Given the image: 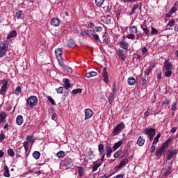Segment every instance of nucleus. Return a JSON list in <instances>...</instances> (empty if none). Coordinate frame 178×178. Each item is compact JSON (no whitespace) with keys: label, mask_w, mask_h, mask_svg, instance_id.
Here are the masks:
<instances>
[{"label":"nucleus","mask_w":178,"mask_h":178,"mask_svg":"<svg viewBox=\"0 0 178 178\" xmlns=\"http://www.w3.org/2000/svg\"><path fill=\"white\" fill-rule=\"evenodd\" d=\"M175 155H177V149H171L168 150L167 152V159L168 161H170L175 156Z\"/></svg>","instance_id":"nucleus-9"},{"label":"nucleus","mask_w":178,"mask_h":178,"mask_svg":"<svg viewBox=\"0 0 178 178\" xmlns=\"http://www.w3.org/2000/svg\"><path fill=\"white\" fill-rule=\"evenodd\" d=\"M17 35V32L15 30L12 31L8 35L7 40H11V38H15Z\"/></svg>","instance_id":"nucleus-22"},{"label":"nucleus","mask_w":178,"mask_h":178,"mask_svg":"<svg viewBox=\"0 0 178 178\" xmlns=\"http://www.w3.org/2000/svg\"><path fill=\"white\" fill-rule=\"evenodd\" d=\"M57 93L58 94H63V87H59L57 89Z\"/></svg>","instance_id":"nucleus-61"},{"label":"nucleus","mask_w":178,"mask_h":178,"mask_svg":"<svg viewBox=\"0 0 178 178\" xmlns=\"http://www.w3.org/2000/svg\"><path fill=\"white\" fill-rule=\"evenodd\" d=\"M82 91L83 89L81 88L74 89L72 90V94H74V95H76V94H81Z\"/></svg>","instance_id":"nucleus-44"},{"label":"nucleus","mask_w":178,"mask_h":178,"mask_svg":"<svg viewBox=\"0 0 178 178\" xmlns=\"http://www.w3.org/2000/svg\"><path fill=\"white\" fill-rule=\"evenodd\" d=\"M92 115H94V112H92L91 109L90 108L86 109L85 120H87L88 119H90V118H92Z\"/></svg>","instance_id":"nucleus-13"},{"label":"nucleus","mask_w":178,"mask_h":178,"mask_svg":"<svg viewBox=\"0 0 178 178\" xmlns=\"http://www.w3.org/2000/svg\"><path fill=\"white\" fill-rule=\"evenodd\" d=\"M22 92V88L20 86H17L15 89V95H19Z\"/></svg>","instance_id":"nucleus-50"},{"label":"nucleus","mask_w":178,"mask_h":178,"mask_svg":"<svg viewBox=\"0 0 178 178\" xmlns=\"http://www.w3.org/2000/svg\"><path fill=\"white\" fill-rule=\"evenodd\" d=\"M145 143V140H144L141 136H139V138L137 140V144L139 145V147H143Z\"/></svg>","instance_id":"nucleus-26"},{"label":"nucleus","mask_w":178,"mask_h":178,"mask_svg":"<svg viewBox=\"0 0 178 178\" xmlns=\"http://www.w3.org/2000/svg\"><path fill=\"white\" fill-rule=\"evenodd\" d=\"M113 99H115V93L111 92L108 96V102L110 104H112V102H113Z\"/></svg>","instance_id":"nucleus-38"},{"label":"nucleus","mask_w":178,"mask_h":178,"mask_svg":"<svg viewBox=\"0 0 178 178\" xmlns=\"http://www.w3.org/2000/svg\"><path fill=\"white\" fill-rule=\"evenodd\" d=\"M175 26V19H170L167 24V27H173Z\"/></svg>","instance_id":"nucleus-51"},{"label":"nucleus","mask_w":178,"mask_h":178,"mask_svg":"<svg viewBox=\"0 0 178 178\" xmlns=\"http://www.w3.org/2000/svg\"><path fill=\"white\" fill-rule=\"evenodd\" d=\"M172 140L173 138H172V137L168 138V139L162 145V146L164 147L165 148H168L169 144L172 143Z\"/></svg>","instance_id":"nucleus-31"},{"label":"nucleus","mask_w":178,"mask_h":178,"mask_svg":"<svg viewBox=\"0 0 178 178\" xmlns=\"http://www.w3.org/2000/svg\"><path fill=\"white\" fill-rule=\"evenodd\" d=\"M3 140H5V134H0V143H3Z\"/></svg>","instance_id":"nucleus-62"},{"label":"nucleus","mask_w":178,"mask_h":178,"mask_svg":"<svg viewBox=\"0 0 178 178\" xmlns=\"http://www.w3.org/2000/svg\"><path fill=\"white\" fill-rule=\"evenodd\" d=\"M95 76H98V72L94 71H91L86 74V77H87V79H90V77H95Z\"/></svg>","instance_id":"nucleus-21"},{"label":"nucleus","mask_w":178,"mask_h":178,"mask_svg":"<svg viewBox=\"0 0 178 178\" xmlns=\"http://www.w3.org/2000/svg\"><path fill=\"white\" fill-rule=\"evenodd\" d=\"M122 155V149H119L117 152H115L113 154L114 158H119Z\"/></svg>","instance_id":"nucleus-42"},{"label":"nucleus","mask_w":178,"mask_h":178,"mask_svg":"<svg viewBox=\"0 0 178 178\" xmlns=\"http://www.w3.org/2000/svg\"><path fill=\"white\" fill-rule=\"evenodd\" d=\"M105 149H106L107 158H111L113 152L112 147L107 145L105 147Z\"/></svg>","instance_id":"nucleus-17"},{"label":"nucleus","mask_w":178,"mask_h":178,"mask_svg":"<svg viewBox=\"0 0 178 178\" xmlns=\"http://www.w3.org/2000/svg\"><path fill=\"white\" fill-rule=\"evenodd\" d=\"M122 144H123V140H120V141L115 143L113 146V151H116V149H118V148H119L120 147L122 146Z\"/></svg>","instance_id":"nucleus-24"},{"label":"nucleus","mask_w":178,"mask_h":178,"mask_svg":"<svg viewBox=\"0 0 178 178\" xmlns=\"http://www.w3.org/2000/svg\"><path fill=\"white\" fill-rule=\"evenodd\" d=\"M8 46L6 45H0V58H2L5 54H6V51H8Z\"/></svg>","instance_id":"nucleus-14"},{"label":"nucleus","mask_w":178,"mask_h":178,"mask_svg":"<svg viewBox=\"0 0 178 178\" xmlns=\"http://www.w3.org/2000/svg\"><path fill=\"white\" fill-rule=\"evenodd\" d=\"M55 54L56 58H62V49L58 48L55 50Z\"/></svg>","instance_id":"nucleus-28"},{"label":"nucleus","mask_w":178,"mask_h":178,"mask_svg":"<svg viewBox=\"0 0 178 178\" xmlns=\"http://www.w3.org/2000/svg\"><path fill=\"white\" fill-rule=\"evenodd\" d=\"M26 140L29 141V143H31V144H34V141H35V140L34 139V136H28L26 137Z\"/></svg>","instance_id":"nucleus-43"},{"label":"nucleus","mask_w":178,"mask_h":178,"mask_svg":"<svg viewBox=\"0 0 178 178\" xmlns=\"http://www.w3.org/2000/svg\"><path fill=\"white\" fill-rule=\"evenodd\" d=\"M129 31L132 34H137L138 33V30L136 26H132L129 28Z\"/></svg>","instance_id":"nucleus-30"},{"label":"nucleus","mask_w":178,"mask_h":178,"mask_svg":"<svg viewBox=\"0 0 178 178\" xmlns=\"http://www.w3.org/2000/svg\"><path fill=\"white\" fill-rule=\"evenodd\" d=\"M123 156H124L125 158H128V156H129V149H128L124 150V155L122 156V158H123Z\"/></svg>","instance_id":"nucleus-58"},{"label":"nucleus","mask_w":178,"mask_h":178,"mask_svg":"<svg viewBox=\"0 0 178 178\" xmlns=\"http://www.w3.org/2000/svg\"><path fill=\"white\" fill-rule=\"evenodd\" d=\"M77 169H78V172H79V177H83L84 176V168H83L81 166H78Z\"/></svg>","instance_id":"nucleus-25"},{"label":"nucleus","mask_w":178,"mask_h":178,"mask_svg":"<svg viewBox=\"0 0 178 178\" xmlns=\"http://www.w3.org/2000/svg\"><path fill=\"white\" fill-rule=\"evenodd\" d=\"M3 176L4 177H10V173H9V168L8 165H4Z\"/></svg>","instance_id":"nucleus-23"},{"label":"nucleus","mask_w":178,"mask_h":178,"mask_svg":"<svg viewBox=\"0 0 178 178\" xmlns=\"http://www.w3.org/2000/svg\"><path fill=\"white\" fill-rule=\"evenodd\" d=\"M129 163V159L125 158L122 159L118 165H116L115 168V170L118 171L119 169H122L123 166H126Z\"/></svg>","instance_id":"nucleus-7"},{"label":"nucleus","mask_w":178,"mask_h":178,"mask_svg":"<svg viewBox=\"0 0 178 178\" xmlns=\"http://www.w3.org/2000/svg\"><path fill=\"white\" fill-rule=\"evenodd\" d=\"M122 49H119L118 51V56L119 58L122 59V60H126V56L124 55V52H127L129 49V46L127 45H122L121 46Z\"/></svg>","instance_id":"nucleus-4"},{"label":"nucleus","mask_w":178,"mask_h":178,"mask_svg":"<svg viewBox=\"0 0 178 178\" xmlns=\"http://www.w3.org/2000/svg\"><path fill=\"white\" fill-rule=\"evenodd\" d=\"M149 152H151V154H154V152H155V145L152 144L149 149Z\"/></svg>","instance_id":"nucleus-60"},{"label":"nucleus","mask_w":178,"mask_h":178,"mask_svg":"<svg viewBox=\"0 0 178 178\" xmlns=\"http://www.w3.org/2000/svg\"><path fill=\"white\" fill-rule=\"evenodd\" d=\"M22 151H24V149H23V146L17 149V153H16L17 156H20V154H22Z\"/></svg>","instance_id":"nucleus-48"},{"label":"nucleus","mask_w":178,"mask_h":178,"mask_svg":"<svg viewBox=\"0 0 178 178\" xmlns=\"http://www.w3.org/2000/svg\"><path fill=\"white\" fill-rule=\"evenodd\" d=\"M139 7L140 6H138V4H134L132 7L131 12L129 13V16H133V15L136 13V10H137Z\"/></svg>","instance_id":"nucleus-27"},{"label":"nucleus","mask_w":178,"mask_h":178,"mask_svg":"<svg viewBox=\"0 0 178 178\" xmlns=\"http://www.w3.org/2000/svg\"><path fill=\"white\" fill-rule=\"evenodd\" d=\"M51 24L54 27H59L60 25V20L58 18H53L51 19Z\"/></svg>","instance_id":"nucleus-15"},{"label":"nucleus","mask_w":178,"mask_h":178,"mask_svg":"<svg viewBox=\"0 0 178 178\" xmlns=\"http://www.w3.org/2000/svg\"><path fill=\"white\" fill-rule=\"evenodd\" d=\"M47 99L51 103L52 105H56L55 100H54L51 96H47Z\"/></svg>","instance_id":"nucleus-54"},{"label":"nucleus","mask_w":178,"mask_h":178,"mask_svg":"<svg viewBox=\"0 0 178 178\" xmlns=\"http://www.w3.org/2000/svg\"><path fill=\"white\" fill-rule=\"evenodd\" d=\"M59 66L63 67V58H57Z\"/></svg>","instance_id":"nucleus-49"},{"label":"nucleus","mask_w":178,"mask_h":178,"mask_svg":"<svg viewBox=\"0 0 178 178\" xmlns=\"http://www.w3.org/2000/svg\"><path fill=\"white\" fill-rule=\"evenodd\" d=\"M67 45H76V42L73 39H70L67 41Z\"/></svg>","instance_id":"nucleus-56"},{"label":"nucleus","mask_w":178,"mask_h":178,"mask_svg":"<svg viewBox=\"0 0 178 178\" xmlns=\"http://www.w3.org/2000/svg\"><path fill=\"white\" fill-rule=\"evenodd\" d=\"M172 67H173V65L172 64V63L169 61H165L164 63L163 69L165 70H172Z\"/></svg>","instance_id":"nucleus-18"},{"label":"nucleus","mask_w":178,"mask_h":178,"mask_svg":"<svg viewBox=\"0 0 178 178\" xmlns=\"http://www.w3.org/2000/svg\"><path fill=\"white\" fill-rule=\"evenodd\" d=\"M24 122V120L23 119V115H17L16 118V123L17 126H22Z\"/></svg>","instance_id":"nucleus-16"},{"label":"nucleus","mask_w":178,"mask_h":178,"mask_svg":"<svg viewBox=\"0 0 178 178\" xmlns=\"http://www.w3.org/2000/svg\"><path fill=\"white\" fill-rule=\"evenodd\" d=\"M37 104H38V98L36 96H30L26 100V106L34 108Z\"/></svg>","instance_id":"nucleus-2"},{"label":"nucleus","mask_w":178,"mask_h":178,"mask_svg":"<svg viewBox=\"0 0 178 178\" xmlns=\"http://www.w3.org/2000/svg\"><path fill=\"white\" fill-rule=\"evenodd\" d=\"M166 71L165 72V77H170L172 76V70H165Z\"/></svg>","instance_id":"nucleus-46"},{"label":"nucleus","mask_w":178,"mask_h":178,"mask_svg":"<svg viewBox=\"0 0 178 178\" xmlns=\"http://www.w3.org/2000/svg\"><path fill=\"white\" fill-rule=\"evenodd\" d=\"M159 138H161V134H158L154 138V140L152 143L153 145H156V144H158V142L159 141Z\"/></svg>","instance_id":"nucleus-37"},{"label":"nucleus","mask_w":178,"mask_h":178,"mask_svg":"<svg viewBox=\"0 0 178 178\" xmlns=\"http://www.w3.org/2000/svg\"><path fill=\"white\" fill-rule=\"evenodd\" d=\"M137 81L142 84V86H144L147 83V79L145 78H143V76H140L138 77Z\"/></svg>","instance_id":"nucleus-32"},{"label":"nucleus","mask_w":178,"mask_h":178,"mask_svg":"<svg viewBox=\"0 0 178 178\" xmlns=\"http://www.w3.org/2000/svg\"><path fill=\"white\" fill-rule=\"evenodd\" d=\"M25 154L26 156H29V154H27V151L29 150V141H25L23 143Z\"/></svg>","instance_id":"nucleus-35"},{"label":"nucleus","mask_w":178,"mask_h":178,"mask_svg":"<svg viewBox=\"0 0 178 178\" xmlns=\"http://www.w3.org/2000/svg\"><path fill=\"white\" fill-rule=\"evenodd\" d=\"M151 72H152V67H149V68L146 69L145 70V76H149V73H151Z\"/></svg>","instance_id":"nucleus-52"},{"label":"nucleus","mask_w":178,"mask_h":178,"mask_svg":"<svg viewBox=\"0 0 178 178\" xmlns=\"http://www.w3.org/2000/svg\"><path fill=\"white\" fill-rule=\"evenodd\" d=\"M170 173H172V169L168 168L166 172H164V176H169V175H170Z\"/></svg>","instance_id":"nucleus-59"},{"label":"nucleus","mask_w":178,"mask_h":178,"mask_svg":"<svg viewBox=\"0 0 178 178\" xmlns=\"http://www.w3.org/2000/svg\"><path fill=\"white\" fill-rule=\"evenodd\" d=\"M104 2H105V0H95V5L96 6L101 7L104 4Z\"/></svg>","instance_id":"nucleus-41"},{"label":"nucleus","mask_w":178,"mask_h":178,"mask_svg":"<svg viewBox=\"0 0 178 178\" xmlns=\"http://www.w3.org/2000/svg\"><path fill=\"white\" fill-rule=\"evenodd\" d=\"M98 150L100 154V155H102L104 154V144H99L98 145Z\"/></svg>","instance_id":"nucleus-40"},{"label":"nucleus","mask_w":178,"mask_h":178,"mask_svg":"<svg viewBox=\"0 0 178 178\" xmlns=\"http://www.w3.org/2000/svg\"><path fill=\"white\" fill-rule=\"evenodd\" d=\"M177 108V103L173 102L171 107L172 111H173V112H176Z\"/></svg>","instance_id":"nucleus-53"},{"label":"nucleus","mask_w":178,"mask_h":178,"mask_svg":"<svg viewBox=\"0 0 178 178\" xmlns=\"http://www.w3.org/2000/svg\"><path fill=\"white\" fill-rule=\"evenodd\" d=\"M64 156H66V152L64 151L60 150L56 153L57 158H64Z\"/></svg>","instance_id":"nucleus-33"},{"label":"nucleus","mask_w":178,"mask_h":178,"mask_svg":"<svg viewBox=\"0 0 178 178\" xmlns=\"http://www.w3.org/2000/svg\"><path fill=\"white\" fill-rule=\"evenodd\" d=\"M79 35H81V37L83 38L92 37V40H94L95 42H99V36L97 34H94V31H92V29H86L84 31H81Z\"/></svg>","instance_id":"nucleus-1"},{"label":"nucleus","mask_w":178,"mask_h":178,"mask_svg":"<svg viewBox=\"0 0 178 178\" xmlns=\"http://www.w3.org/2000/svg\"><path fill=\"white\" fill-rule=\"evenodd\" d=\"M165 149H166V147H165L164 146H163V145H161V147H158L156 149V156H157V158H161L162 155L165 154Z\"/></svg>","instance_id":"nucleus-6"},{"label":"nucleus","mask_w":178,"mask_h":178,"mask_svg":"<svg viewBox=\"0 0 178 178\" xmlns=\"http://www.w3.org/2000/svg\"><path fill=\"white\" fill-rule=\"evenodd\" d=\"M33 158H35L36 160H37V159H40V156H41V153H40V152H38V151H35V152L33 153Z\"/></svg>","instance_id":"nucleus-39"},{"label":"nucleus","mask_w":178,"mask_h":178,"mask_svg":"<svg viewBox=\"0 0 178 178\" xmlns=\"http://www.w3.org/2000/svg\"><path fill=\"white\" fill-rule=\"evenodd\" d=\"M129 86H134L136 84V79L134 77H130L127 80Z\"/></svg>","instance_id":"nucleus-29"},{"label":"nucleus","mask_w":178,"mask_h":178,"mask_svg":"<svg viewBox=\"0 0 178 178\" xmlns=\"http://www.w3.org/2000/svg\"><path fill=\"white\" fill-rule=\"evenodd\" d=\"M102 77L104 78V81L106 84L109 83V77L108 76V71L106 70V67H104L102 71Z\"/></svg>","instance_id":"nucleus-11"},{"label":"nucleus","mask_w":178,"mask_h":178,"mask_svg":"<svg viewBox=\"0 0 178 178\" xmlns=\"http://www.w3.org/2000/svg\"><path fill=\"white\" fill-rule=\"evenodd\" d=\"M124 123L123 122H120L113 129V132L111 133V136L115 137V136H118L120 134L123 129H124Z\"/></svg>","instance_id":"nucleus-3"},{"label":"nucleus","mask_w":178,"mask_h":178,"mask_svg":"<svg viewBox=\"0 0 178 178\" xmlns=\"http://www.w3.org/2000/svg\"><path fill=\"white\" fill-rule=\"evenodd\" d=\"M170 11H171L172 14L176 13V12H177V8L176 7V4H175V6L171 8Z\"/></svg>","instance_id":"nucleus-57"},{"label":"nucleus","mask_w":178,"mask_h":178,"mask_svg":"<svg viewBox=\"0 0 178 178\" xmlns=\"http://www.w3.org/2000/svg\"><path fill=\"white\" fill-rule=\"evenodd\" d=\"M129 40H136V35L134 33H131L127 36Z\"/></svg>","instance_id":"nucleus-55"},{"label":"nucleus","mask_w":178,"mask_h":178,"mask_svg":"<svg viewBox=\"0 0 178 178\" xmlns=\"http://www.w3.org/2000/svg\"><path fill=\"white\" fill-rule=\"evenodd\" d=\"M1 81L3 85L0 89V95H5V92L8 91V83H9V81L6 79H3Z\"/></svg>","instance_id":"nucleus-5"},{"label":"nucleus","mask_w":178,"mask_h":178,"mask_svg":"<svg viewBox=\"0 0 178 178\" xmlns=\"http://www.w3.org/2000/svg\"><path fill=\"white\" fill-rule=\"evenodd\" d=\"M63 83H64L63 86L65 90H68V88H70V80L68 79H63Z\"/></svg>","instance_id":"nucleus-20"},{"label":"nucleus","mask_w":178,"mask_h":178,"mask_svg":"<svg viewBox=\"0 0 178 178\" xmlns=\"http://www.w3.org/2000/svg\"><path fill=\"white\" fill-rule=\"evenodd\" d=\"M62 163H64V166L67 168V169H70L73 166V161L72 159H69V157H66Z\"/></svg>","instance_id":"nucleus-8"},{"label":"nucleus","mask_w":178,"mask_h":178,"mask_svg":"<svg viewBox=\"0 0 178 178\" xmlns=\"http://www.w3.org/2000/svg\"><path fill=\"white\" fill-rule=\"evenodd\" d=\"M151 35H158V30L153 26H152V31L150 32Z\"/></svg>","instance_id":"nucleus-45"},{"label":"nucleus","mask_w":178,"mask_h":178,"mask_svg":"<svg viewBox=\"0 0 178 178\" xmlns=\"http://www.w3.org/2000/svg\"><path fill=\"white\" fill-rule=\"evenodd\" d=\"M9 156H15V151L13 150V149H8L7 151Z\"/></svg>","instance_id":"nucleus-47"},{"label":"nucleus","mask_w":178,"mask_h":178,"mask_svg":"<svg viewBox=\"0 0 178 178\" xmlns=\"http://www.w3.org/2000/svg\"><path fill=\"white\" fill-rule=\"evenodd\" d=\"M103 38V44H108V39H106V35H104L102 36Z\"/></svg>","instance_id":"nucleus-63"},{"label":"nucleus","mask_w":178,"mask_h":178,"mask_svg":"<svg viewBox=\"0 0 178 178\" xmlns=\"http://www.w3.org/2000/svg\"><path fill=\"white\" fill-rule=\"evenodd\" d=\"M155 129L154 128H145L144 130V133L146 136H155Z\"/></svg>","instance_id":"nucleus-12"},{"label":"nucleus","mask_w":178,"mask_h":178,"mask_svg":"<svg viewBox=\"0 0 178 178\" xmlns=\"http://www.w3.org/2000/svg\"><path fill=\"white\" fill-rule=\"evenodd\" d=\"M101 166V163H97V162H93V166L92 168V172H97L98 168Z\"/></svg>","instance_id":"nucleus-34"},{"label":"nucleus","mask_w":178,"mask_h":178,"mask_svg":"<svg viewBox=\"0 0 178 178\" xmlns=\"http://www.w3.org/2000/svg\"><path fill=\"white\" fill-rule=\"evenodd\" d=\"M95 31L97 33H99L100 31H102V27H101V26H95Z\"/></svg>","instance_id":"nucleus-64"},{"label":"nucleus","mask_w":178,"mask_h":178,"mask_svg":"<svg viewBox=\"0 0 178 178\" xmlns=\"http://www.w3.org/2000/svg\"><path fill=\"white\" fill-rule=\"evenodd\" d=\"M140 28L142 30H143V33H145V35L148 36L150 34L149 31V27L145 24V22H144L143 24L140 25Z\"/></svg>","instance_id":"nucleus-10"},{"label":"nucleus","mask_w":178,"mask_h":178,"mask_svg":"<svg viewBox=\"0 0 178 178\" xmlns=\"http://www.w3.org/2000/svg\"><path fill=\"white\" fill-rule=\"evenodd\" d=\"M15 17L20 20H24V13L22 10L17 11L15 14Z\"/></svg>","instance_id":"nucleus-19"},{"label":"nucleus","mask_w":178,"mask_h":178,"mask_svg":"<svg viewBox=\"0 0 178 178\" xmlns=\"http://www.w3.org/2000/svg\"><path fill=\"white\" fill-rule=\"evenodd\" d=\"M5 119H6V113H0V123H2L5 120Z\"/></svg>","instance_id":"nucleus-36"}]
</instances>
